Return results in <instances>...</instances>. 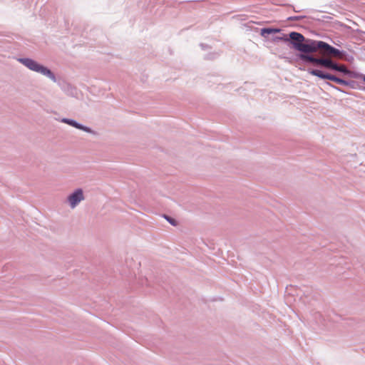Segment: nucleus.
<instances>
[{
	"mask_svg": "<svg viewBox=\"0 0 365 365\" xmlns=\"http://www.w3.org/2000/svg\"><path fill=\"white\" fill-rule=\"evenodd\" d=\"M315 48L316 51L318 49L322 50L324 55H329L338 58H342L344 56V53H342V51L331 46L330 45L324 41H317L315 44Z\"/></svg>",
	"mask_w": 365,
	"mask_h": 365,
	"instance_id": "nucleus-3",
	"label": "nucleus"
},
{
	"mask_svg": "<svg viewBox=\"0 0 365 365\" xmlns=\"http://www.w3.org/2000/svg\"><path fill=\"white\" fill-rule=\"evenodd\" d=\"M289 38L292 40L293 47L303 53H313L316 52V41H310L309 43H304V37L302 34L292 31L289 34Z\"/></svg>",
	"mask_w": 365,
	"mask_h": 365,
	"instance_id": "nucleus-1",
	"label": "nucleus"
},
{
	"mask_svg": "<svg viewBox=\"0 0 365 365\" xmlns=\"http://www.w3.org/2000/svg\"><path fill=\"white\" fill-rule=\"evenodd\" d=\"M19 61L21 62L24 66H26L29 69L40 73L55 81V77L53 74L51 73V71L47 68L40 65L35 61L30 58H21L19 59Z\"/></svg>",
	"mask_w": 365,
	"mask_h": 365,
	"instance_id": "nucleus-2",
	"label": "nucleus"
},
{
	"mask_svg": "<svg viewBox=\"0 0 365 365\" xmlns=\"http://www.w3.org/2000/svg\"><path fill=\"white\" fill-rule=\"evenodd\" d=\"M335 71H340L344 73H349V71L344 65H337L334 63V69Z\"/></svg>",
	"mask_w": 365,
	"mask_h": 365,
	"instance_id": "nucleus-10",
	"label": "nucleus"
},
{
	"mask_svg": "<svg viewBox=\"0 0 365 365\" xmlns=\"http://www.w3.org/2000/svg\"><path fill=\"white\" fill-rule=\"evenodd\" d=\"M310 74L317 76L322 79H329L330 75L329 73H324L322 71L318 69H312L309 71Z\"/></svg>",
	"mask_w": 365,
	"mask_h": 365,
	"instance_id": "nucleus-5",
	"label": "nucleus"
},
{
	"mask_svg": "<svg viewBox=\"0 0 365 365\" xmlns=\"http://www.w3.org/2000/svg\"><path fill=\"white\" fill-rule=\"evenodd\" d=\"M63 122L75 127V128H79V129H81V130H86V131H89V129L87 128H85L81 125H79L78 123H77L76 122L73 121V120H68V119H63Z\"/></svg>",
	"mask_w": 365,
	"mask_h": 365,
	"instance_id": "nucleus-9",
	"label": "nucleus"
},
{
	"mask_svg": "<svg viewBox=\"0 0 365 365\" xmlns=\"http://www.w3.org/2000/svg\"><path fill=\"white\" fill-rule=\"evenodd\" d=\"M276 41H289V38H287V36L285 35H284L282 37H276L275 38Z\"/></svg>",
	"mask_w": 365,
	"mask_h": 365,
	"instance_id": "nucleus-13",
	"label": "nucleus"
},
{
	"mask_svg": "<svg viewBox=\"0 0 365 365\" xmlns=\"http://www.w3.org/2000/svg\"><path fill=\"white\" fill-rule=\"evenodd\" d=\"M280 31V29H272V28H264L261 29V35L264 36L265 34H275L279 33Z\"/></svg>",
	"mask_w": 365,
	"mask_h": 365,
	"instance_id": "nucleus-8",
	"label": "nucleus"
},
{
	"mask_svg": "<svg viewBox=\"0 0 365 365\" xmlns=\"http://www.w3.org/2000/svg\"><path fill=\"white\" fill-rule=\"evenodd\" d=\"M363 81L365 82V76L363 77Z\"/></svg>",
	"mask_w": 365,
	"mask_h": 365,
	"instance_id": "nucleus-14",
	"label": "nucleus"
},
{
	"mask_svg": "<svg viewBox=\"0 0 365 365\" xmlns=\"http://www.w3.org/2000/svg\"><path fill=\"white\" fill-rule=\"evenodd\" d=\"M83 200V191L81 189L77 190L68 197V201L71 207H75L78 202Z\"/></svg>",
	"mask_w": 365,
	"mask_h": 365,
	"instance_id": "nucleus-4",
	"label": "nucleus"
},
{
	"mask_svg": "<svg viewBox=\"0 0 365 365\" xmlns=\"http://www.w3.org/2000/svg\"><path fill=\"white\" fill-rule=\"evenodd\" d=\"M334 63L330 58H320L319 65L327 68L334 69Z\"/></svg>",
	"mask_w": 365,
	"mask_h": 365,
	"instance_id": "nucleus-7",
	"label": "nucleus"
},
{
	"mask_svg": "<svg viewBox=\"0 0 365 365\" xmlns=\"http://www.w3.org/2000/svg\"><path fill=\"white\" fill-rule=\"evenodd\" d=\"M300 58L304 61L311 62L316 65H319L320 58H314L313 56L305 54H301Z\"/></svg>",
	"mask_w": 365,
	"mask_h": 365,
	"instance_id": "nucleus-6",
	"label": "nucleus"
},
{
	"mask_svg": "<svg viewBox=\"0 0 365 365\" xmlns=\"http://www.w3.org/2000/svg\"><path fill=\"white\" fill-rule=\"evenodd\" d=\"M165 217L171 225H173L174 226H176L178 225L175 220H174L168 216H165Z\"/></svg>",
	"mask_w": 365,
	"mask_h": 365,
	"instance_id": "nucleus-12",
	"label": "nucleus"
},
{
	"mask_svg": "<svg viewBox=\"0 0 365 365\" xmlns=\"http://www.w3.org/2000/svg\"><path fill=\"white\" fill-rule=\"evenodd\" d=\"M329 80H331L332 81H334L335 83H338V84H341V85H346L347 83L346 81L343 80V79H341L339 78H337L333 75H330V77H329Z\"/></svg>",
	"mask_w": 365,
	"mask_h": 365,
	"instance_id": "nucleus-11",
	"label": "nucleus"
}]
</instances>
